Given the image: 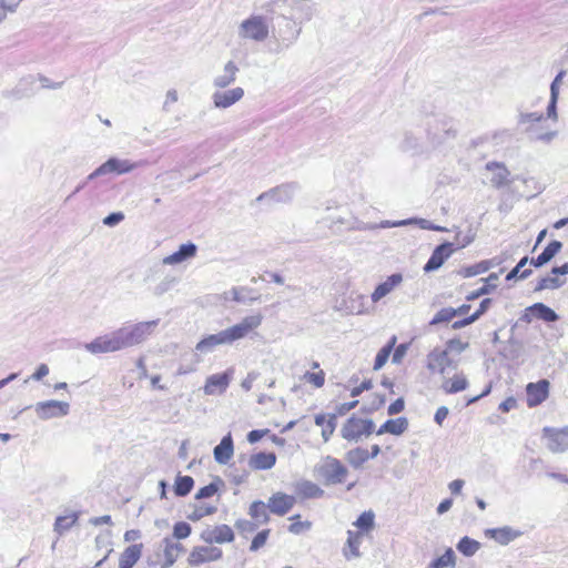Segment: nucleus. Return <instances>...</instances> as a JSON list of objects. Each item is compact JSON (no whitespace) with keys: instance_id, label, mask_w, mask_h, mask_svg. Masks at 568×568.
Wrapping results in <instances>:
<instances>
[{"instance_id":"nucleus-1","label":"nucleus","mask_w":568,"mask_h":568,"mask_svg":"<svg viewBox=\"0 0 568 568\" xmlns=\"http://www.w3.org/2000/svg\"><path fill=\"white\" fill-rule=\"evenodd\" d=\"M159 320L138 322L123 325L120 328L95 337L84 344V348L92 355L115 353L144 343L154 332Z\"/></svg>"},{"instance_id":"nucleus-34","label":"nucleus","mask_w":568,"mask_h":568,"mask_svg":"<svg viewBox=\"0 0 568 568\" xmlns=\"http://www.w3.org/2000/svg\"><path fill=\"white\" fill-rule=\"evenodd\" d=\"M267 509L265 503L255 500L251 504L248 514L257 524H266L270 520Z\"/></svg>"},{"instance_id":"nucleus-56","label":"nucleus","mask_w":568,"mask_h":568,"mask_svg":"<svg viewBox=\"0 0 568 568\" xmlns=\"http://www.w3.org/2000/svg\"><path fill=\"white\" fill-rule=\"evenodd\" d=\"M336 428V414H329L326 424L322 429V437L324 442H328Z\"/></svg>"},{"instance_id":"nucleus-14","label":"nucleus","mask_w":568,"mask_h":568,"mask_svg":"<svg viewBox=\"0 0 568 568\" xmlns=\"http://www.w3.org/2000/svg\"><path fill=\"white\" fill-rule=\"evenodd\" d=\"M296 499L294 496L284 493H275L268 498L266 505L272 514L284 516L294 507Z\"/></svg>"},{"instance_id":"nucleus-28","label":"nucleus","mask_w":568,"mask_h":568,"mask_svg":"<svg viewBox=\"0 0 568 568\" xmlns=\"http://www.w3.org/2000/svg\"><path fill=\"white\" fill-rule=\"evenodd\" d=\"M408 428V420L405 417H398L396 419L386 420L377 430V435L392 434L402 435Z\"/></svg>"},{"instance_id":"nucleus-27","label":"nucleus","mask_w":568,"mask_h":568,"mask_svg":"<svg viewBox=\"0 0 568 568\" xmlns=\"http://www.w3.org/2000/svg\"><path fill=\"white\" fill-rule=\"evenodd\" d=\"M561 247V242L556 240L551 241L536 258L529 260V263L535 267H540L548 263L557 253H559Z\"/></svg>"},{"instance_id":"nucleus-45","label":"nucleus","mask_w":568,"mask_h":568,"mask_svg":"<svg viewBox=\"0 0 568 568\" xmlns=\"http://www.w3.org/2000/svg\"><path fill=\"white\" fill-rule=\"evenodd\" d=\"M78 520V515L75 513L70 516H59L54 523V530L59 534H63L65 530L70 529Z\"/></svg>"},{"instance_id":"nucleus-57","label":"nucleus","mask_w":568,"mask_h":568,"mask_svg":"<svg viewBox=\"0 0 568 568\" xmlns=\"http://www.w3.org/2000/svg\"><path fill=\"white\" fill-rule=\"evenodd\" d=\"M389 355H390V347L389 346L382 347L375 357L374 369L375 371L381 369L386 364L387 359L389 358Z\"/></svg>"},{"instance_id":"nucleus-53","label":"nucleus","mask_w":568,"mask_h":568,"mask_svg":"<svg viewBox=\"0 0 568 568\" xmlns=\"http://www.w3.org/2000/svg\"><path fill=\"white\" fill-rule=\"evenodd\" d=\"M406 221H409L408 225L416 224L422 230H433V231H439V232L446 231L445 227L439 226V225H435L430 221L425 220V219L412 217V219H406Z\"/></svg>"},{"instance_id":"nucleus-50","label":"nucleus","mask_w":568,"mask_h":568,"mask_svg":"<svg viewBox=\"0 0 568 568\" xmlns=\"http://www.w3.org/2000/svg\"><path fill=\"white\" fill-rule=\"evenodd\" d=\"M216 513L215 506H199L187 516V518L192 521L200 520L201 518L213 515Z\"/></svg>"},{"instance_id":"nucleus-24","label":"nucleus","mask_w":568,"mask_h":568,"mask_svg":"<svg viewBox=\"0 0 568 568\" xmlns=\"http://www.w3.org/2000/svg\"><path fill=\"white\" fill-rule=\"evenodd\" d=\"M220 345H229L224 331H221L216 334H211L204 338H202L195 346V349L200 353H210L214 349V347Z\"/></svg>"},{"instance_id":"nucleus-9","label":"nucleus","mask_w":568,"mask_h":568,"mask_svg":"<svg viewBox=\"0 0 568 568\" xmlns=\"http://www.w3.org/2000/svg\"><path fill=\"white\" fill-rule=\"evenodd\" d=\"M547 447L552 453H564L568 449V426L561 429L544 428Z\"/></svg>"},{"instance_id":"nucleus-35","label":"nucleus","mask_w":568,"mask_h":568,"mask_svg":"<svg viewBox=\"0 0 568 568\" xmlns=\"http://www.w3.org/2000/svg\"><path fill=\"white\" fill-rule=\"evenodd\" d=\"M467 386H468L467 379L464 376L456 375V376H454L453 379L444 381L442 388L447 394H454V393H458V392L466 389Z\"/></svg>"},{"instance_id":"nucleus-54","label":"nucleus","mask_w":568,"mask_h":568,"mask_svg":"<svg viewBox=\"0 0 568 568\" xmlns=\"http://www.w3.org/2000/svg\"><path fill=\"white\" fill-rule=\"evenodd\" d=\"M429 135L435 144H442L449 139H454L456 136V131L453 130L452 128H449V129L443 130L442 134L430 131Z\"/></svg>"},{"instance_id":"nucleus-7","label":"nucleus","mask_w":568,"mask_h":568,"mask_svg":"<svg viewBox=\"0 0 568 568\" xmlns=\"http://www.w3.org/2000/svg\"><path fill=\"white\" fill-rule=\"evenodd\" d=\"M37 416L42 419L63 417L69 414L70 404L61 400H44L36 404Z\"/></svg>"},{"instance_id":"nucleus-48","label":"nucleus","mask_w":568,"mask_h":568,"mask_svg":"<svg viewBox=\"0 0 568 568\" xmlns=\"http://www.w3.org/2000/svg\"><path fill=\"white\" fill-rule=\"evenodd\" d=\"M456 316L455 308L446 307L442 308L439 312L435 314L433 320L430 321V325H438L440 323H447L452 321Z\"/></svg>"},{"instance_id":"nucleus-19","label":"nucleus","mask_w":568,"mask_h":568,"mask_svg":"<svg viewBox=\"0 0 568 568\" xmlns=\"http://www.w3.org/2000/svg\"><path fill=\"white\" fill-rule=\"evenodd\" d=\"M234 454V445L231 434L225 435L220 444L214 447L213 455L214 459L220 465H226Z\"/></svg>"},{"instance_id":"nucleus-21","label":"nucleus","mask_w":568,"mask_h":568,"mask_svg":"<svg viewBox=\"0 0 568 568\" xmlns=\"http://www.w3.org/2000/svg\"><path fill=\"white\" fill-rule=\"evenodd\" d=\"M486 170L491 172L490 183L494 187L500 189L509 184L510 172L503 163L489 162L486 164Z\"/></svg>"},{"instance_id":"nucleus-13","label":"nucleus","mask_w":568,"mask_h":568,"mask_svg":"<svg viewBox=\"0 0 568 568\" xmlns=\"http://www.w3.org/2000/svg\"><path fill=\"white\" fill-rule=\"evenodd\" d=\"M450 366H453V368L457 367L456 364L453 365L447 349L435 348L427 355V368L433 373L437 372L444 375L446 369Z\"/></svg>"},{"instance_id":"nucleus-39","label":"nucleus","mask_w":568,"mask_h":568,"mask_svg":"<svg viewBox=\"0 0 568 568\" xmlns=\"http://www.w3.org/2000/svg\"><path fill=\"white\" fill-rule=\"evenodd\" d=\"M525 132L529 134L531 141L541 142L544 144H549L558 134L557 131L539 132L535 130L532 125L527 126Z\"/></svg>"},{"instance_id":"nucleus-26","label":"nucleus","mask_w":568,"mask_h":568,"mask_svg":"<svg viewBox=\"0 0 568 568\" xmlns=\"http://www.w3.org/2000/svg\"><path fill=\"white\" fill-rule=\"evenodd\" d=\"M276 463L274 453H257L250 457L248 465L255 470L271 469Z\"/></svg>"},{"instance_id":"nucleus-22","label":"nucleus","mask_w":568,"mask_h":568,"mask_svg":"<svg viewBox=\"0 0 568 568\" xmlns=\"http://www.w3.org/2000/svg\"><path fill=\"white\" fill-rule=\"evenodd\" d=\"M403 282V276L399 273H394L386 278L385 282L378 284L374 292L372 293V301L377 303L383 297L392 293L400 283Z\"/></svg>"},{"instance_id":"nucleus-25","label":"nucleus","mask_w":568,"mask_h":568,"mask_svg":"<svg viewBox=\"0 0 568 568\" xmlns=\"http://www.w3.org/2000/svg\"><path fill=\"white\" fill-rule=\"evenodd\" d=\"M164 544V557L165 561L163 562L161 568H169L174 565L180 555L184 551V548L181 544L172 541L170 538L163 539Z\"/></svg>"},{"instance_id":"nucleus-12","label":"nucleus","mask_w":568,"mask_h":568,"mask_svg":"<svg viewBox=\"0 0 568 568\" xmlns=\"http://www.w3.org/2000/svg\"><path fill=\"white\" fill-rule=\"evenodd\" d=\"M222 557V550L214 546L194 547L189 556L191 566H199L204 562L215 561Z\"/></svg>"},{"instance_id":"nucleus-16","label":"nucleus","mask_w":568,"mask_h":568,"mask_svg":"<svg viewBox=\"0 0 568 568\" xmlns=\"http://www.w3.org/2000/svg\"><path fill=\"white\" fill-rule=\"evenodd\" d=\"M201 539L207 544H224L234 540V532L227 525L215 526L201 534Z\"/></svg>"},{"instance_id":"nucleus-38","label":"nucleus","mask_w":568,"mask_h":568,"mask_svg":"<svg viewBox=\"0 0 568 568\" xmlns=\"http://www.w3.org/2000/svg\"><path fill=\"white\" fill-rule=\"evenodd\" d=\"M347 535H348V537H347L348 550L345 549V551H344L345 557L347 559H349L351 557H354V558L359 557L358 548H359L361 540H362L361 534L348 530Z\"/></svg>"},{"instance_id":"nucleus-15","label":"nucleus","mask_w":568,"mask_h":568,"mask_svg":"<svg viewBox=\"0 0 568 568\" xmlns=\"http://www.w3.org/2000/svg\"><path fill=\"white\" fill-rule=\"evenodd\" d=\"M549 386L550 384L547 379L529 383L526 387L528 406L534 407L546 400L549 394Z\"/></svg>"},{"instance_id":"nucleus-31","label":"nucleus","mask_w":568,"mask_h":568,"mask_svg":"<svg viewBox=\"0 0 568 568\" xmlns=\"http://www.w3.org/2000/svg\"><path fill=\"white\" fill-rule=\"evenodd\" d=\"M142 547V544H135L128 547L120 556V566L132 568L141 557Z\"/></svg>"},{"instance_id":"nucleus-23","label":"nucleus","mask_w":568,"mask_h":568,"mask_svg":"<svg viewBox=\"0 0 568 568\" xmlns=\"http://www.w3.org/2000/svg\"><path fill=\"white\" fill-rule=\"evenodd\" d=\"M196 251H197L196 245L191 243V242L182 244L176 252L165 256L162 260V263L164 265H176V264H180V263H182V262H184V261L195 256Z\"/></svg>"},{"instance_id":"nucleus-64","label":"nucleus","mask_w":568,"mask_h":568,"mask_svg":"<svg viewBox=\"0 0 568 568\" xmlns=\"http://www.w3.org/2000/svg\"><path fill=\"white\" fill-rule=\"evenodd\" d=\"M407 349H408L407 344H399L394 351L392 362L394 364H399L402 362L403 357L406 355Z\"/></svg>"},{"instance_id":"nucleus-55","label":"nucleus","mask_w":568,"mask_h":568,"mask_svg":"<svg viewBox=\"0 0 568 568\" xmlns=\"http://www.w3.org/2000/svg\"><path fill=\"white\" fill-rule=\"evenodd\" d=\"M191 531H192L191 526L184 521L176 523L173 527V536L176 539L187 538L190 536Z\"/></svg>"},{"instance_id":"nucleus-52","label":"nucleus","mask_w":568,"mask_h":568,"mask_svg":"<svg viewBox=\"0 0 568 568\" xmlns=\"http://www.w3.org/2000/svg\"><path fill=\"white\" fill-rule=\"evenodd\" d=\"M488 270H489V263H484V261H481L478 264H475V265L464 268L462 274L464 277H473L478 274L485 273Z\"/></svg>"},{"instance_id":"nucleus-2","label":"nucleus","mask_w":568,"mask_h":568,"mask_svg":"<svg viewBox=\"0 0 568 568\" xmlns=\"http://www.w3.org/2000/svg\"><path fill=\"white\" fill-rule=\"evenodd\" d=\"M302 19L294 12L291 17L281 16L276 18L273 24L271 36L274 53H281L288 49L300 37Z\"/></svg>"},{"instance_id":"nucleus-47","label":"nucleus","mask_w":568,"mask_h":568,"mask_svg":"<svg viewBox=\"0 0 568 568\" xmlns=\"http://www.w3.org/2000/svg\"><path fill=\"white\" fill-rule=\"evenodd\" d=\"M498 278H499L498 274H496V273L489 274V276L484 280L487 282V285H481V287L477 292H475L470 296H468V300H474L480 295L488 294L491 288L496 287V282L498 281Z\"/></svg>"},{"instance_id":"nucleus-11","label":"nucleus","mask_w":568,"mask_h":568,"mask_svg":"<svg viewBox=\"0 0 568 568\" xmlns=\"http://www.w3.org/2000/svg\"><path fill=\"white\" fill-rule=\"evenodd\" d=\"M134 168L135 164L130 163L128 160L111 158L102 165H100L95 171H93L88 179L92 180L95 176L109 173L124 174L132 171Z\"/></svg>"},{"instance_id":"nucleus-58","label":"nucleus","mask_w":568,"mask_h":568,"mask_svg":"<svg viewBox=\"0 0 568 568\" xmlns=\"http://www.w3.org/2000/svg\"><path fill=\"white\" fill-rule=\"evenodd\" d=\"M268 535H270V529H264V530L260 531L252 540L250 550L256 551L261 547H263L267 540Z\"/></svg>"},{"instance_id":"nucleus-42","label":"nucleus","mask_w":568,"mask_h":568,"mask_svg":"<svg viewBox=\"0 0 568 568\" xmlns=\"http://www.w3.org/2000/svg\"><path fill=\"white\" fill-rule=\"evenodd\" d=\"M479 548L480 544L467 536L463 537L457 544V549L467 557L475 555Z\"/></svg>"},{"instance_id":"nucleus-61","label":"nucleus","mask_w":568,"mask_h":568,"mask_svg":"<svg viewBox=\"0 0 568 568\" xmlns=\"http://www.w3.org/2000/svg\"><path fill=\"white\" fill-rule=\"evenodd\" d=\"M235 527L240 530L242 534H251L256 530L257 524L252 523L246 519H240L235 523Z\"/></svg>"},{"instance_id":"nucleus-37","label":"nucleus","mask_w":568,"mask_h":568,"mask_svg":"<svg viewBox=\"0 0 568 568\" xmlns=\"http://www.w3.org/2000/svg\"><path fill=\"white\" fill-rule=\"evenodd\" d=\"M456 565V556L452 548H447L444 555L439 556L438 558L434 559L429 564V568H454Z\"/></svg>"},{"instance_id":"nucleus-59","label":"nucleus","mask_w":568,"mask_h":568,"mask_svg":"<svg viewBox=\"0 0 568 568\" xmlns=\"http://www.w3.org/2000/svg\"><path fill=\"white\" fill-rule=\"evenodd\" d=\"M304 378L313 384L315 387L320 388L324 385V382H325V374L323 371H320L317 373H310V372H306L305 375H304Z\"/></svg>"},{"instance_id":"nucleus-40","label":"nucleus","mask_w":568,"mask_h":568,"mask_svg":"<svg viewBox=\"0 0 568 568\" xmlns=\"http://www.w3.org/2000/svg\"><path fill=\"white\" fill-rule=\"evenodd\" d=\"M194 480L191 476H178L174 483L176 496H186L193 488Z\"/></svg>"},{"instance_id":"nucleus-60","label":"nucleus","mask_w":568,"mask_h":568,"mask_svg":"<svg viewBox=\"0 0 568 568\" xmlns=\"http://www.w3.org/2000/svg\"><path fill=\"white\" fill-rule=\"evenodd\" d=\"M219 490V486L216 483H211L195 494V499H204L212 497Z\"/></svg>"},{"instance_id":"nucleus-18","label":"nucleus","mask_w":568,"mask_h":568,"mask_svg":"<svg viewBox=\"0 0 568 568\" xmlns=\"http://www.w3.org/2000/svg\"><path fill=\"white\" fill-rule=\"evenodd\" d=\"M240 69L234 61H227L223 68V72L213 79L215 89H226L236 80Z\"/></svg>"},{"instance_id":"nucleus-49","label":"nucleus","mask_w":568,"mask_h":568,"mask_svg":"<svg viewBox=\"0 0 568 568\" xmlns=\"http://www.w3.org/2000/svg\"><path fill=\"white\" fill-rule=\"evenodd\" d=\"M354 525L362 530H369L374 526V514L373 511H364L356 519Z\"/></svg>"},{"instance_id":"nucleus-3","label":"nucleus","mask_w":568,"mask_h":568,"mask_svg":"<svg viewBox=\"0 0 568 568\" xmlns=\"http://www.w3.org/2000/svg\"><path fill=\"white\" fill-rule=\"evenodd\" d=\"M237 37L243 41L264 42L270 37V28L263 16H251L237 27Z\"/></svg>"},{"instance_id":"nucleus-62","label":"nucleus","mask_w":568,"mask_h":568,"mask_svg":"<svg viewBox=\"0 0 568 568\" xmlns=\"http://www.w3.org/2000/svg\"><path fill=\"white\" fill-rule=\"evenodd\" d=\"M312 524L310 521H297L293 523L288 527V531L294 535H300L304 530H308Z\"/></svg>"},{"instance_id":"nucleus-29","label":"nucleus","mask_w":568,"mask_h":568,"mask_svg":"<svg viewBox=\"0 0 568 568\" xmlns=\"http://www.w3.org/2000/svg\"><path fill=\"white\" fill-rule=\"evenodd\" d=\"M295 187L291 184L281 185L271 190L270 192L263 193L257 197V201L274 200V201H286L292 197Z\"/></svg>"},{"instance_id":"nucleus-30","label":"nucleus","mask_w":568,"mask_h":568,"mask_svg":"<svg viewBox=\"0 0 568 568\" xmlns=\"http://www.w3.org/2000/svg\"><path fill=\"white\" fill-rule=\"evenodd\" d=\"M500 545H508L521 535L520 531L514 530L511 527L505 526L501 528L490 529L487 531Z\"/></svg>"},{"instance_id":"nucleus-20","label":"nucleus","mask_w":568,"mask_h":568,"mask_svg":"<svg viewBox=\"0 0 568 568\" xmlns=\"http://www.w3.org/2000/svg\"><path fill=\"white\" fill-rule=\"evenodd\" d=\"M230 381L227 373L213 374L207 377L203 390L206 395L222 394L229 387Z\"/></svg>"},{"instance_id":"nucleus-43","label":"nucleus","mask_w":568,"mask_h":568,"mask_svg":"<svg viewBox=\"0 0 568 568\" xmlns=\"http://www.w3.org/2000/svg\"><path fill=\"white\" fill-rule=\"evenodd\" d=\"M559 91L557 89V81H552L550 85V101L547 106V116L552 121L558 120L557 114V101H558Z\"/></svg>"},{"instance_id":"nucleus-51","label":"nucleus","mask_w":568,"mask_h":568,"mask_svg":"<svg viewBox=\"0 0 568 568\" xmlns=\"http://www.w3.org/2000/svg\"><path fill=\"white\" fill-rule=\"evenodd\" d=\"M542 119L544 114L539 112H519L517 122L519 125H525L528 123L540 122Z\"/></svg>"},{"instance_id":"nucleus-32","label":"nucleus","mask_w":568,"mask_h":568,"mask_svg":"<svg viewBox=\"0 0 568 568\" xmlns=\"http://www.w3.org/2000/svg\"><path fill=\"white\" fill-rule=\"evenodd\" d=\"M527 312L532 313L537 318L542 320L548 323L556 322L558 320V315L554 310L545 305L544 303H536L526 310Z\"/></svg>"},{"instance_id":"nucleus-5","label":"nucleus","mask_w":568,"mask_h":568,"mask_svg":"<svg viewBox=\"0 0 568 568\" xmlns=\"http://www.w3.org/2000/svg\"><path fill=\"white\" fill-rule=\"evenodd\" d=\"M262 322H263V315L260 313H256L253 315L245 316L237 324H235L231 327H227L226 329H223L224 334L226 336L227 343L232 344L235 341L246 337L251 332H253L254 329L260 327Z\"/></svg>"},{"instance_id":"nucleus-17","label":"nucleus","mask_w":568,"mask_h":568,"mask_svg":"<svg viewBox=\"0 0 568 568\" xmlns=\"http://www.w3.org/2000/svg\"><path fill=\"white\" fill-rule=\"evenodd\" d=\"M453 244L445 242L440 245H438L432 253L429 260L424 266V271L426 273L433 272L438 270L445 261L450 257V255L454 253Z\"/></svg>"},{"instance_id":"nucleus-10","label":"nucleus","mask_w":568,"mask_h":568,"mask_svg":"<svg viewBox=\"0 0 568 568\" xmlns=\"http://www.w3.org/2000/svg\"><path fill=\"white\" fill-rule=\"evenodd\" d=\"M317 222L323 223L325 226L332 230L333 233L339 232L343 225L347 226L348 229H359V226L356 225V219H346L338 214L336 210H332L331 207L326 209V214Z\"/></svg>"},{"instance_id":"nucleus-46","label":"nucleus","mask_w":568,"mask_h":568,"mask_svg":"<svg viewBox=\"0 0 568 568\" xmlns=\"http://www.w3.org/2000/svg\"><path fill=\"white\" fill-rule=\"evenodd\" d=\"M176 283V277L174 276H165L162 278L153 288V294L158 297L168 293L172 286Z\"/></svg>"},{"instance_id":"nucleus-6","label":"nucleus","mask_w":568,"mask_h":568,"mask_svg":"<svg viewBox=\"0 0 568 568\" xmlns=\"http://www.w3.org/2000/svg\"><path fill=\"white\" fill-rule=\"evenodd\" d=\"M318 473L325 479L326 484H341L347 475V469L338 459L326 457L318 467Z\"/></svg>"},{"instance_id":"nucleus-8","label":"nucleus","mask_w":568,"mask_h":568,"mask_svg":"<svg viewBox=\"0 0 568 568\" xmlns=\"http://www.w3.org/2000/svg\"><path fill=\"white\" fill-rule=\"evenodd\" d=\"M244 97V89L235 87L232 89H216L212 93V103L215 109L225 110L240 102Z\"/></svg>"},{"instance_id":"nucleus-4","label":"nucleus","mask_w":568,"mask_h":568,"mask_svg":"<svg viewBox=\"0 0 568 568\" xmlns=\"http://www.w3.org/2000/svg\"><path fill=\"white\" fill-rule=\"evenodd\" d=\"M375 428L373 419L349 417L341 429V436L348 442H359L363 436L368 437Z\"/></svg>"},{"instance_id":"nucleus-41","label":"nucleus","mask_w":568,"mask_h":568,"mask_svg":"<svg viewBox=\"0 0 568 568\" xmlns=\"http://www.w3.org/2000/svg\"><path fill=\"white\" fill-rule=\"evenodd\" d=\"M564 284H565V281L561 280L558 275H554V276L547 275L539 280V282L537 283V285L535 287V291L539 292V291H544V290H555V288H559Z\"/></svg>"},{"instance_id":"nucleus-36","label":"nucleus","mask_w":568,"mask_h":568,"mask_svg":"<svg viewBox=\"0 0 568 568\" xmlns=\"http://www.w3.org/2000/svg\"><path fill=\"white\" fill-rule=\"evenodd\" d=\"M369 459V453L368 450L356 447L354 449H351L346 454V460L355 468L361 467L365 462Z\"/></svg>"},{"instance_id":"nucleus-63","label":"nucleus","mask_w":568,"mask_h":568,"mask_svg":"<svg viewBox=\"0 0 568 568\" xmlns=\"http://www.w3.org/2000/svg\"><path fill=\"white\" fill-rule=\"evenodd\" d=\"M124 219L123 213L114 212L103 219V224L108 226H115Z\"/></svg>"},{"instance_id":"nucleus-33","label":"nucleus","mask_w":568,"mask_h":568,"mask_svg":"<svg viewBox=\"0 0 568 568\" xmlns=\"http://www.w3.org/2000/svg\"><path fill=\"white\" fill-rule=\"evenodd\" d=\"M296 493L303 498H320L324 495V490L310 480L298 483L296 485Z\"/></svg>"},{"instance_id":"nucleus-44","label":"nucleus","mask_w":568,"mask_h":568,"mask_svg":"<svg viewBox=\"0 0 568 568\" xmlns=\"http://www.w3.org/2000/svg\"><path fill=\"white\" fill-rule=\"evenodd\" d=\"M529 263V258L528 256H525L523 257L518 264L506 275V280L507 281H511V280H515V278H520V280H525L527 278L530 274H531V270L530 268H526L521 273L520 270L527 264Z\"/></svg>"}]
</instances>
